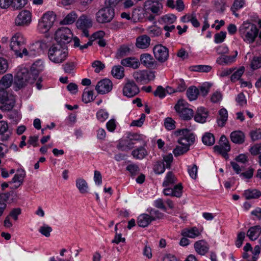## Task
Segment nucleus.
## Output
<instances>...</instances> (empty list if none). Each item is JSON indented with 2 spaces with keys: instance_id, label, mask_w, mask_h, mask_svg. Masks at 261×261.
I'll list each match as a JSON object with an SVG mask.
<instances>
[{
  "instance_id": "nucleus-14",
  "label": "nucleus",
  "mask_w": 261,
  "mask_h": 261,
  "mask_svg": "<svg viewBox=\"0 0 261 261\" xmlns=\"http://www.w3.org/2000/svg\"><path fill=\"white\" fill-rule=\"evenodd\" d=\"M31 22V13L24 10L20 12L15 19V24L17 26L28 25Z\"/></svg>"
},
{
  "instance_id": "nucleus-5",
  "label": "nucleus",
  "mask_w": 261,
  "mask_h": 261,
  "mask_svg": "<svg viewBox=\"0 0 261 261\" xmlns=\"http://www.w3.org/2000/svg\"><path fill=\"white\" fill-rule=\"evenodd\" d=\"M25 38L20 33L15 34L11 38L10 47L17 57L22 58L23 48H25Z\"/></svg>"
},
{
  "instance_id": "nucleus-24",
  "label": "nucleus",
  "mask_w": 261,
  "mask_h": 261,
  "mask_svg": "<svg viewBox=\"0 0 261 261\" xmlns=\"http://www.w3.org/2000/svg\"><path fill=\"white\" fill-rule=\"evenodd\" d=\"M40 46L39 43H36L33 44L28 49L27 48H23L22 57L23 56H28L30 57H35L39 53V47Z\"/></svg>"
},
{
  "instance_id": "nucleus-1",
  "label": "nucleus",
  "mask_w": 261,
  "mask_h": 261,
  "mask_svg": "<svg viewBox=\"0 0 261 261\" xmlns=\"http://www.w3.org/2000/svg\"><path fill=\"white\" fill-rule=\"evenodd\" d=\"M44 66L41 61L34 63L31 67V72L24 69L19 71L14 78V85L16 91L24 87L28 84L33 83L35 80V76L43 70Z\"/></svg>"
},
{
  "instance_id": "nucleus-3",
  "label": "nucleus",
  "mask_w": 261,
  "mask_h": 261,
  "mask_svg": "<svg viewBox=\"0 0 261 261\" xmlns=\"http://www.w3.org/2000/svg\"><path fill=\"white\" fill-rule=\"evenodd\" d=\"M239 33L244 42L251 44L254 42L257 37L258 29L255 24L244 22L239 28Z\"/></svg>"
},
{
  "instance_id": "nucleus-60",
  "label": "nucleus",
  "mask_w": 261,
  "mask_h": 261,
  "mask_svg": "<svg viewBox=\"0 0 261 261\" xmlns=\"http://www.w3.org/2000/svg\"><path fill=\"white\" fill-rule=\"evenodd\" d=\"M226 37V32L221 31L219 33L215 35V42L216 43H220L224 41Z\"/></svg>"
},
{
  "instance_id": "nucleus-25",
  "label": "nucleus",
  "mask_w": 261,
  "mask_h": 261,
  "mask_svg": "<svg viewBox=\"0 0 261 261\" xmlns=\"http://www.w3.org/2000/svg\"><path fill=\"white\" fill-rule=\"evenodd\" d=\"M150 43V38L146 35L139 36L136 39V45L138 48L145 49L149 47Z\"/></svg>"
},
{
  "instance_id": "nucleus-10",
  "label": "nucleus",
  "mask_w": 261,
  "mask_h": 261,
  "mask_svg": "<svg viewBox=\"0 0 261 261\" xmlns=\"http://www.w3.org/2000/svg\"><path fill=\"white\" fill-rule=\"evenodd\" d=\"M133 77L138 83L147 84L155 78L154 72L146 70H138L133 74Z\"/></svg>"
},
{
  "instance_id": "nucleus-18",
  "label": "nucleus",
  "mask_w": 261,
  "mask_h": 261,
  "mask_svg": "<svg viewBox=\"0 0 261 261\" xmlns=\"http://www.w3.org/2000/svg\"><path fill=\"white\" fill-rule=\"evenodd\" d=\"M121 64L123 66L136 69L140 67V62L136 58L131 57L122 59L121 61Z\"/></svg>"
},
{
  "instance_id": "nucleus-44",
  "label": "nucleus",
  "mask_w": 261,
  "mask_h": 261,
  "mask_svg": "<svg viewBox=\"0 0 261 261\" xmlns=\"http://www.w3.org/2000/svg\"><path fill=\"white\" fill-rule=\"evenodd\" d=\"M212 69L211 66L205 65H194L190 67L191 71L202 72H208Z\"/></svg>"
},
{
  "instance_id": "nucleus-27",
  "label": "nucleus",
  "mask_w": 261,
  "mask_h": 261,
  "mask_svg": "<svg viewBox=\"0 0 261 261\" xmlns=\"http://www.w3.org/2000/svg\"><path fill=\"white\" fill-rule=\"evenodd\" d=\"M230 138L233 143L241 144L244 142L245 137L244 133L242 131L235 130L231 133Z\"/></svg>"
},
{
  "instance_id": "nucleus-43",
  "label": "nucleus",
  "mask_w": 261,
  "mask_h": 261,
  "mask_svg": "<svg viewBox=\"0 0 261 261\" xmlns=\"http://www.w3.org/2000/svg\"><path fill=\"white\" fill-rule=\"evenodd\" d=\"M184 22H191L192 25L196 28L199 27L200 23L197 20L195 14L192 13L189 15H186L182 17Z\"/></svg>"
},
{
  "instance_id": "nucleus-12",
  "label": "nucleus",
  "mask_w": 261,
  "mask_h": 261,
  "mask_svg": "<svg viewBox=\"0 0 261 261\" xmlns=\"http://www.w3.org/2000/svg\"><path fill=\"white\" fill-rule=\"evenodd\" d=\"M153 54L155 58L160 62L164 63L169 58V50L162 44L156 45L154 46Z\"/></svg>"
},
{
  "instance_id": "nucleus-47",
  "label": "nucleus",
  "mask_w": 261,
  "mask_h": 261,
  "mask_svg": "<svg viewBox=\"0 0 261 261\" xmlns=\"http://www.w3.org/2000/svg\"><path fill=\"white\" fill-rule=\"evenodd\" d=\"M25 173L24 170H18L17 173L12 178V182L14 183L18 182V186L22 184Z\"/></svg>"
},
{
  "instance_id": "nucleus-11",
  "label": "nucleus",
  "mask_w": 261,
  "mask_h": 261,
  "mask_svg": "<svg viewBox=\"0 0 261 261\" xmlns=\"http://www.w3.org/2000/svg\"><path fill=\"white\" fill-rule=\"evenodd\" d=\"M125 83L123 86V95L127 97H133L137 95L140 92L139 88L132 80L125 79Z\"/></svg>"
},
{
  "instance_id": "nucleus-40",
  "label": "nucleus",
  "mask_w": 261,
  "mask_h": 261,
  "mask_svg": "<svg viewBox=\"0 0 261 261\" xmlns=\"http://www.w3.org/2000/svg\"><path fill=\"white\" fill-rule=\"evenodd\" d=\"M76 186L81 193L84 194L87 192L88 186L83 178H79L76 180Z\"/></svg>"
},
{
  "instance_id": "nucleus-48",
  "label": "nucleus",
  "mask_w": 261,
  "mask_h": 261,
  "mask_svg": "<svg viewBox=\"0 0 261 261\" xmlns=\"http://www.w3.org/2000/svg\"><path fill=\"white\" fill-rule=\"evenodd\" d=\"M94 99V93L93 90L90 91H86V89H85L83 95H82V99L83 101L87 103Z\"/></svg>"
},
{
  "instance_id": "nucleus-19",
  "label": "nucleus",
  "mask_w": 261,
  "mask_h": 261,
  "mask_svg": "<svg viewBox=\"0 0 261 261\" xmlns=\"http://www.w3.org/2000/svg\"><path fill=\"white\" fill-rule=\"evenodd\" d=\"M140 64L147 68L153 67L156 63L152 56L148 53L142 54L140 56Z\"/></svg>"
},
{
  "instance_id": "nucleus-31",
  "label": "nucleus",
  "mask_w": 261,
  "mask_h": 261,
  "mask_svg": "<svg viewBox=\"0 0 261 261\" xmlns=\"http://www.w3.org/2000/svg\"><path fill=\"white\" fill-rule=\"evenodd\" d=\"M15 101L13 97H7L1 103L0 109L3 111H9L11 110L15 105Z\"/></svg>"
},
{
  "instance_id": "nucleus-36",
  "label": "nucleus",
  "mask_w": 261,
  "mask_h": 261,
  "mask_svg": "<svg viewBox=\"0 0 261 261\" xmlns=\"http://www.w3.org/2000/svg\"><path fill=\"white\" fill-rule=\"evenodd\" d=\"M243 195L246 199H256L261 196V192L257 189H248L244 191Z\"/></svg>"
},
{
  "instance_id": "nucleus-32",
  "label": "nucleus",
  "mask_w": 261,
  "mask_h": 261,
  "mask_svg": "<svg viewBox=\"0 0 261 261\" xmlns=\"http://www.w3.org/2000/svg\"><path fill=\"white\" fill-rule=\"evenodd\" d=\"M215 151L222 154L225 158H228L227 152L230 150V146L229 144H219L214 147Z\"/></svg>"
},
{
  "instance_id": "nucleus-21",
  "label": "nucleus",
  "mask_w": 261,
  "mask_h": 261,
  "mask_svg": "<svg viewBox=\"0 0 261 261\" xmlns=\"http://www.w3.org/2000/svg\"><path fill=\"white\" fill-rule=\"evenodd\" d=\"M12 134V132L9 129L8 123L4 120L0 121V135H2V140L7 141Z\"/></svg>"
},
{
  "instance_id": "nucleus-29",
  "label": "nucleus",
  "mask_w": 261,
  "mask_h": 261,
  "mask_svg": "<svg viewBox=\"0 0 261 261\" xmlns=\"http://www.w3.org/2000/svg\"><path fill=\"white\" fill-rule=\"evenodd\" d=\"M138 146L136 149L132 151V155L136 159L142 160L147 155V152L144 148L145 146L138 145Z\"/></svg>"
},
{
  "instance_id": "nucleus-42",
  "label": "nucleus",
  "mask_w": 261,
  "mask_h": 261,
  "mask_svg": "<svg viewBox=\"0 0 261 261\" xmlns=\"http://www.w3.org/2000/svg\"><path fill=\"white\" fill-rule=\"evenodd\" d=\"M198 94L199 90L195 86H191L187 90V96L190 101L195 100Z\"/></svg>"
},
{
  "instance_id": "nucleus-28",
  "label": "nucleus",
  "mask_w": 261,
  "mask_h": 261,
  "mask_svg": "<svg viewBox=\"0 0 261 261\" xmlns=\"http://www.w3.org/2000/svg\"><path fill=\"white\" fill-rule=\"evenodd\" d=\"M181 234L185 237L190 238H195L200 234V232L196 227L191 228H185L181 230Z\"/></svg>"
},
{
  "instance_id": "nucleus-8",
  "label": "nucleus",
  "mask_w": 261,
  "mask_h": 261,
  "mask_svg": "<svg viewBox=\"0 0 261 261\" xmlns=\"http://www.w3.org/2000/svg\"><path fill=\"white\" fill-rule=\"evenodd\" d=\"M55 39L57 44L65 45L70 43L73 38V34L71 31L67 27H61L57 30L55 35Z\"/></svg>"
},
{
  "instance_id": "nucleus-20",
  "label": "nucleus",
  "mask_w": 261,
  "mask_h": 261,
  "mask_svg": "<svg viewBox=\"0 0 261 261\" xmlns=\"http://www.w3.org/2000/svg\"><path fill=\"white\" fill-rule=\"evenodd\" d=\"M208 115V112L205 108L199 107L194 115V120L197 122L203 123L206 121Z\"/></svg>"
},
{
  "instance_id": "nucleus-23",
  "label": "nucleus",
  "mask_w": 261,
  "mask_h": 261,
  "mask_svg": "<svg viewBox=\"0 0 261 261\" xmlns=\"http://www.w3.org/2000/svg\"><path fill=\"white\" fill-rule=\"evenodd\" d=\"M238 55V51H235V54L233 56L222 55L217 59L216 62L219 65H230L235 62Z\"/></svg>"
},
{
  "instance_id": "nucleus-52",
  "label": "nucleus",
  "mask_w": 261,
  "mask_h": 261,
  "mask_svg": "<svg viewBox=\"0 0 261 261\" xmlns=\"http://www.w3.org/2000/svg\"><path fill=\"white\" fill-rule=\"evenodd\" d=\"M148 34L152 37L159 36L161 34V30L156 26H151L147 29Z\"/></svg>"
},
{
  "instance_id": "nucleus-53",
  "label": "nucleus",
  "mask_w": 261,
  "mask_h": 261,
  "mask_svg": "<svg viewBox=\"0 0 261 261\" xmlns=\"http://www.w3.org/2000/svg\"><path fill=\"white\" fill-rule=\"evenodd\" d=\"M52 228L46 224H43L39 228L38 230L39 232L41 234L46 237H49L50 236V232L52 231Z\"/></svg>"
},
{
  "instance_id": "nucleus-34",
  "label": "nucleus",
  "mask_w": 261,
  "mask_h": 261,
  "mask_svg": "<svg viewBox=\"0 0 261 261\" xmlns=\"http://www.w3.org/2000/svg\"><path fill=\"white\" fill-rule=\"evenodd\" d=\"M13 81V76L11 74L4 75L0 81V89L5 90L10 87Z\"/></svg>"
},
{
  "instance_id": "nucleus-22",
  "label": "nucleus",
  "mask_w": 261,
  "mask_h": 261,
  "mask_svg": "<svg viewBox=\"0 0 261 261\" xmlns=\"http://www.w3.org/2000/svg\"><path fill=\"white\" fill-rule=\"evenodd\" d=\"M76 26L79 29H85L92 26V20L86 15H82L76 21Z\"/></svg>"
},
{
  "instance_id": "nucleus-45",
  "label": "nucleus",
  "mask_w": 261,
  "mask_h": 261,
  "mask_svg": "<svg viewBox=\"0 0 261 261\" xmlns=\"http://www.w3.org/2000/svg\"><path fill=\"white\" fill-rule=\"evenodd\" d=\"M202 142L206 145L212 146L215 142V139L213 134L206 133L202 138Z\"/></svg>"
},
{
  "instance_id": "nucleus-15",
  "label": "nucleus",
  "mask_w": 261,
  "mask_h": 261,
  "mask_svg": "<svg viewBox=\"0 0 261 261\" xmlns=\"http://www.w3.org/2000/svg\"><path fill=\"white\" fill-rule=\"evenodd\" d=\"M144 7L146 10L151 11L156 15H159L161 14V10L163 8L161 3L151 1L145 2Z\"/></svg>"
},
{
  "instance_id": "nucleus-64",
  "label": "nucleus",
  "mask_w": 261,
  "mask_h": 261,
  "mask_svg": "<svg viewBox=\"0 0 261 261\" xmlns=\"http://www.w3.org/2000/svg\"><path fill=\"white\" fill-rule=\"evenodd\" d=\"M250 137L252 141H255L261 139V129H256L250 132Z\"/></svg>"
},
{
  "instance_id": "nucleus-26",
  "label": "nucleus",
  "mask_w": 261,
  "mask_h": 261,
  "mask_svg": "<svg viewBox=\"0 0 261 261\" xmlns=\"http://www.w3.org/2000/svg\"><path fill=\"white\" fill-rule=\"evenodd\" d=\"M261 234V226L255 225L249 228L246 235L251 241L256 240Z\"/></svg>"
},
{
  "instance_id": "nucleus-59",
  "label": "nucleus",
  "mask_w": 261,
  "mask_h": 261,
  "mask_svg": "<svg viewBox=\"0 0 261 261\" xmlns=\"http://www.w3.org/2000/svg\"><path fill=\"white\" fill-rule=\"evenodd\" d=\"M175 121L170 117L166 118L165 119L164 125L168 130H172L175 128Z\"/></svg>"
},
{
  "instance_id": "nucleus-50",
  "label": "nucleus",
  "mask_w": 261,
  "mask_h": 261,
  "mask_svg": "<svg viewBox=\"0 0 261 261\" xmlns=\"http://www.w3.org/2000/svg\"><path fill=\"white\" fill-rule=\"evenodd\" d=\"M195 141V136H191L187 141L184 137L181 136L178 140V142L185 147L189 148V146L192 144Z\"/></svg>"
},
{
  "instance_id": "nucleus-7",
  "label": "nucleus",
  "mask_w": 261,
  "mask_h": 261,
  "mask_svg": "<svg viewBox=\"0 0 261 261\" xmlns=\"http://www.w3.org/2000/svg\"><path fill=\"white\" fill-rule=\"evenodd\" d=\"M188 102L182 99H179L174 106L176 112L179 117L184 120H190L194 116V111L188 108Z\"/></svg>"
},
{
  "instance_id": "nucleus-39",
  "label": "nucleus",
  "mask_w": 261,
  "mask_h": 261,
  "mask_svg": "<svg viewBox=\"0 0 261 261\" xmlns=\"http://www.w3.org/2000/svg\"><path fill=\"white\" fill-rule=\"evenodd\" d=\"M147 212L152 221L157 219H163L164 217L163 213L153 208H147Z\"/></svg>"
},
{
  "instance_id": "nucleus-16",
  "label": "nucleus",
  "mask_w": 261,
  "mask_h": 261,
  "mask_svg": "<svg viewBox=\"0 0 261 261\" xmlns=\"http://www.w3.org/2000/svg\"><path fill=\"white\" fill-rule=\"evenodd\" d=\"M182 190V185L181 183H179L174 186L173 189L167 187L166 188L164 189L163 193L166 196L180 197L181 196Z\"/></svg>"
},
{
  "instance_id": "nucleus-49",
  "label": "nucleus",
  "mask_w": 261,
  "mask_h": 261,
  "mask_svg": "<svg viewBox=\"0 0 261 261\" xmlns=\"http://www.w3.org/2000/svg\"><path fill=\"white\" fill-rule=\"evenodd\" d=\"M153 170L157 174H160L164 172L165 165L164 162L161 161L156 162L153 166Z\"/></svg>"
},
{
  "instance_id": "nucleus-4",
  "label": "nucleus",
  "mask_w": 261,
  "mask_h": 261,
  "mask_svg": "<svg viewBox=\"0 0 261 261\" xmlns=\"http://www.w3.org/2000/svg\"><path fill=\"white\" fill-rule=\"evenodd\" d=\"M138 145L146 146V142L141 135L132 134L128 135L127 139L121 140L117 145V148L121 151H127Z\"/></svg>"
},
{
  "instance_id": "nucleus-51",
  "label": "nucleus",
  "mask_w": 261,
  "mask_h": 261,
  "mask_svg": "<svg viewBox=\"0 0 261 261\" xmlns=\"http://www.w3.org/2000/svg\"><path fill=\"white\" fill-rule=\"evenodd\" d=\"M175 135L177 136H181L184 137L187 141H189V138L191 136L194 135L191 133L188 129H179L175 132Z\"/></svg>"
},
{
  "instance_id": "nucleus-38",
  "label": "nucleus",
  "mask_w": 261,
  "mask_h": 261,
  "mask_svg": "<svg viewBox=\"0 0 261 261\" xmlns=\"http://www.w3.org/2000/svg\"><path fill=\"white\" fill-rule=\"evenodd\" d=\"M131 51L132 49L128 45H122L118 49L116 54V57L117 59H121L123 57L128 55Z\"/></svg>"
},
{
  "instance_id": "nucleus-2",
  "label": "nucleus",
  "mask_w": 261,
  "mask_h": 261,
  "mask_svg": "<svg viewBox=\"0 0 261 261\" xmlns=\"http://www.w3.org/2000/svg\"><path fill=\"white\" fill-rule=\"evenodd\" d=\"M47 54L48 59L52 62L61 64L68 57V49L65 45L54 44L48 48Z\"/></svg>"
},
{
  "instance_id": "nucleus-54",
  "label": "nucleus",
  "mask_w": 261,
  "mask_h": 261,
  "mask_svg": "<svg viewBox=\"0 0 261 261\" xmlns=\"http://www.w3.org/2000/svg\"><path fill=\"white\" fill-rule=\"evenodd\" d=\"M12 8L13 10L22 8L27 3L28 0H13Z\"/></svg>"
},
{
  "instance_id": "nucleus-13",
  "label": "nucleus",
  "mask_w": 261,
  "mask_h": 261,
  "mask_svg": "<svg viewBox=\"0 0 261 261\" xmlns=\"http://www.w3.org/2000/svg\"><path fill=\"white\" fill-rule=\"evenodd\" d=\"M113 88L112 82L109 79H105L98 82L95 86L98 93L105 94L110 92Z\"/></svg>"
},
{
  "instance_id": "nucleus-63",
  "label": "nucleus",
  "mask_w": 261,
  "mask_h": 261,
  "mask_svg": "<svg viewBox=\"0 0 261 261\" xmlns=\"http://www.w3.org/2000/svg\"><path fill=\"white\" fill-rule=\"evenodd\" d=\"M153 94L155 96H158L160 98H163L166 96L165 89L161 86H159L154 91Z\"/></svg>"
},
{
  "instance_id": "nucleus-30",
  "label": "nucleus",
  "mask_w": 261,
  "mask_h": 261,
  "mask_svg": "<svg viewBox=\"0 0 261 261\" xmlns=\"http://www.w3.org/2000/svg\"><path fill=\"white\" fill-rule=\"evenodd\" d=\"M148 214H142L137 219V224L141 227H145L148 226L152 222Z\"/></svg>"
},
{
  "instance_id": "nucleus-61",
  "label": "nucleus",
  "mask_w": 261,
  "mask_h": 261,
  "mask_svg": "<svg viewBox=\"0 0 261 261\" xmlns=\"http://www.w3.org/2000/svg\"><path fill=\"white\" fill-rule=\"evenodd\" d=\"M189 150V148L187 147L182 146H177L173 151V152L175 156H177L183 154Z\"/></svg>"
},
{
  "instance_id": "nucleus-37",
  "label": "nucleus",
  "mask_w": 261,
  "mask_h": 261,
  "mask_svg": "<svg viewBox=\"0 0 261 261\" xmlns=\"http://www.w3.org/2000/svg\"><path fill=\"white\" fill-rule=\"evenodd\" d=\"M219 117L217 119V123L219 126L223 127L225 124L228 118V113L227 110L224 109H221L219 112Z\"/></svg>"
},
{
  "instance_id": "nucleus-46",
  "label": "nucleus",
  "mask_w": 261,
  "mask_h": 261,
  "mask_svg": "<svg viewBox=\"0 0 261 261\" xmlns=\"http://www.w3.org/2000/svg\"><path fill=\"white\" fill-rule=\"evenodd\" d=\"M245 4L244 0H234L233 3L231 7L230 10L232 14L236 16H238V14L236 12L239 9L243 8Z\"/></svg>"
},
{
  "instance_id": "nucleus-58",
  "label": "nucleus",
  "mask_w": 261,
  "mask_h": 261,
  "mask_svg": "<svg viewBox=\"0 0 261 261\" xmlns=\"http://www.w3.org/2000/svg\"><path fill=\"white\" fill-rule=\"evenodd\" d=\"M92 67L95 69L94 71L96 73H99L105 68V65L101 61L96 60L92 63Z\"/></svg>"
},
{
  "instance_id": "nucleus-17",
  "label": "nucleus",
  "mask_w": 261,
  "mask_h": 261,
  "mask_svg": "<svg viewBox=\"0 0 261 261\" xmlns=\"http://www.w3.org/2000/svg\"><path fill=\"white\" fill-rule=\"evenodd\" d=\"M194 247L196 252L201 255H205L209 250L208 244L203 240L196 241L194 243Z\"/></svg>"
},
{
  "instance_id": "nucleus-56",
  "label": "nucleus",
  "mask_w": 261,
  "mask_h": 261,
  "mask_svg": "<svg viewBox=\"0 0 261 261\" xmlns=\"http://www.w3.org/2000/svg\"><path fill=\"white\" fill-rule=\"evenodd\" d=\"M245 71L244 67H241L235 71L231 76L230 79L231 82H235L236 81L240 80V77L243 74Z\"/></svg>"
},
{
  "instance_id": "nucleus-41",
  "label": "nucleus",
  "mask_w": 261,
  "mask_h": 261,
  "mask_svg": "<svg viewBox=\"0 0 261 261\" xmlns=\"http://www.w3.org/2000/svg\"><path fill=\"white\" fill-rule=\"evenodd\" d=\"M77 18V15L74 11L68 14L63 20L61 21L62 24L66 25L72 24Z\"/></svg>"
},
{
  "instance_id": "nucleus-9",
  "label": "nucleus",
  "mask_w": 261,
  "mask_h": 261,
  "mask_svg": "<svg viewBox=\"0 0 261 261\" xmlns=\"http://www.w3.org/2000/svg\"><path fill=\"white\" fill-rule=\"evenodd\" d=\"M115 16L114 8L105 6L99 9L96 13V20L100 23H105L111 22Z\"/></svg>"
},
{
  "instance_id": "nucleus-35",
  "label": "nucleus",
  "mask_w": 261,
  "mask_h": 261,
  "mask_svg": "<svg viewBox=\"0 0 261 261\" xmlns=\"http://www.w3.org/2000/svg\"><path fill=\"white\" fill-rule=\"evenodd\" d=\"M113 76L117 79H122L124 77V69L121 65L114 66L111 71Z\"/></svg>"
},
{
  "instance_id": "nucleus-57",
  "label": "nucleus",
  "mask_w": 261,
  "mask_h": 261,
  "mask_svg": "<svg viewBox=\"0 0 261 261\" xmlns=\"http://www.w3.org/2000/svg\"><path fill=\"white\" fill-rule=\"evenodd\" d=\"M109 117V113L104 110H99L96 114L97 119L101 122H104Z\"/></svg>"
},
{
  "instance_id": "nucleus-33",
  "label": "nucleus",
  "mask_w": 261,
  "mask_h": 261,
  "mask_svg": "<svg viewBox=\"0 0 261 261\" xmlns=\"http://www.w3.org/2000/svg\"><path fill=\"white\" fill-rule=\"evenodd\" d=\"M177 181V179L171 171L168 172L163 182V186L165 187H170L174 185Z\"/></svg>"
},
{
  "instance_id": "nucleus-55",
  "label": "nucleus",
  "mask_w": 261,
  "mask_h": 261,
  "mask_svg": "<svg viewBox=\"0 0 261 261\" xmlns=\"http://www.w3.org/2000/svg\"><path fill=\"white\" fill-rule=\"evenodd\" d=\"M250 67L256 70L261 67V56L254 57L251 61Z\"/></svg>"
},
{
  "instance_id": "nucleus-6",
  "label": "nucleus",
  "mask_w": 261,
  "mask_h": 261,
  "mask_svg": "<svg viewBox=\"0 0 261 261\" xmlns=\"http://www.w3.org/2000/svg\"><path fill=\"white\" fill-rule=\"evenodd\" d=\"M56 19V15L53 11L44 13L39 20L37 29L41 33L47 32L53 27Z\"/></svg>"
},
{
  "instance_id": "nucleus-62",
  "label": "nucleus",
  "mask_w": 261,
  "mask_h": 261,
  "mask_svg": "<svg viewBox=\"0 0 261 261\" xmlns=\"http://www.w3.org/2000/svg\"><path fill=\"white\" fill-rule=\"evenodd\" d=\"M21 213V210L20 208H14L10 211L9 216L11 218H12L14 221H16L18 220V216L20 215Z\"/></svg>"
}]
</instances>
